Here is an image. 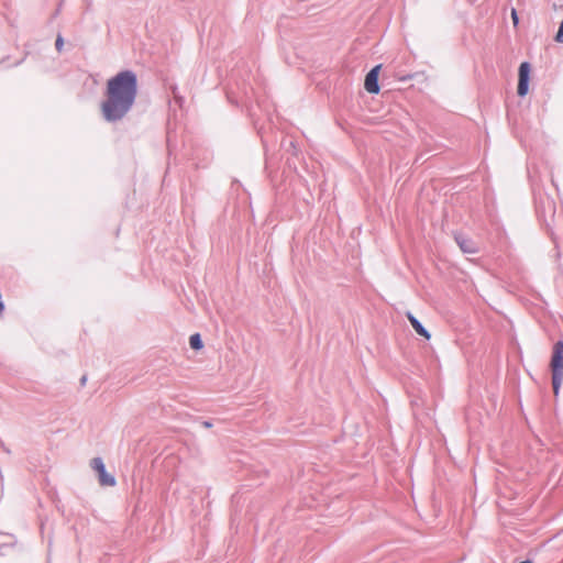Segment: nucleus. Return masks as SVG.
<instances>
[{"label":"nucleus","mask_w":563,"mask_h":563,"mask_svg":"<svg viewBox=\"0 0 563 563\" xmlns=\"http://www.w3.org/2000/svg\"><path fill=\"white\" fill-rule=\"evenodd\" d=\"M136 95L137 78L132 70H123L111 77L100 104L102 118L110 123L121 121L132 109Z\"/></svg>","instance_id":"nucleus-1"},{"label":"nucleus","mask_w":563,"mask_h":563,"mask_svg":"<svg viewBox=\"0 0 563 563\" xmlns=\"http://www.w3.org/2000/svg\"><path fill=\"white\" fill-rule=\"evenodd\" d=\"M552 387L555 396L559 395L563 382V342L558 341L553 346L551 357Z\"/></svg>","instance_id":"nucleus-2"},{"label":"nucleus","mask_w":563,"mask_h":563,"mask_svg":"<svg viewBox=\"0 0 563 563\" xmlns=\"http://www.w3.org/2000/svg\"><path fill=\"white\" fill-rule=\"evenodd\" d=\"M90 466L98 474V481L101 486L115 485L114 476L106 471V466L101 457H93L90 462Z\"/></svg>","instance_id":"nucleus-3"},{"label":"nucleus","mask_w":563,"mask_h":563,"mask_svg":"<svg viewBox=\"0 0 563 563\" xmlns=\"http://www.w3.org/2000/svg\"><path fill=\"white\" fill-rule=\"evenodd\" d=\"M529 74H530V65L527 62H523L519 66V81H518V95L523 97L528 93L529 89Z\"/></svg>","instance_id":"nucleus-4"},{"label":"nucleus","mask_w":563,"mask_h":563,"mask_svg":"<svg viewBox=\"0 0 563 563\" xmlns=\"http://www.w3.org/2000/svg\"><path fill=\"white\" fill-rule=\"evenodd\" d=\"M380 65L375 66L365 77L364 87L369 93H377L379 91L378 86V73Z\"/></svg>","instance_id":"nucleus-5"},{"label":"nucleus","mask_w":563,"mask_h":563,"mask_svg":"<svg viewBox=\"0 0 563 563\" xmlns=\"http://www.w3.org/2000/svg\"><path fill=\"white\" fill-rule=\"evenodd\" d=\"M455 241L463 253L474 254L477 252V246L471 239L462 234H456Z\"/></svg>","instance_id":"nucleus-6"},{"label":"nucleus","mask_w":563,"mask_h":563,"mask_svg":"<svg viewBox=\"0 0 563 563\" xmlns=\"http://www.w3.org/2000/svg\"><path fill=\"white\" fill-rule=\"evenodd\" d=\"M407 318L410 322V324L412 325V328L415 329V331L419 334V335H422L423 338H426L427 340L430 339V333L427 331V329L421 324V322L411 313V312H407Z\"/></svg>","instance_id":"nucleus-7"},{"label":"nucleus","mask_w":563,"mask_h":563,"mask_svg":"<svg viewBox=\"0 0 563 563\" xmlns=\"http://www.w3.org/2000/svg\"><path fill=\"white\" fill-rule=\"evenodd\" d=\"M189 344H190L191 349H194V350L202 349L203 344H202V340L200 338V334H198V333L192 334L189 338Z\"/></svg>","instance_id":"nucleus-8"},{"label":"nucleus","mask_w":563,"mask_h":563,"mask_svg":"<svg viewBox=\"0 0 563 563\" xmlns=\"http://www.w3.org/2000/svg\"><path fill=\"white\" fill-rule=\"evenodd\" d=\"M63 45H64V40L60 35H58L56 38V42H55L56 49L60 51Z\"/></svg>","instance_id":"nucleus-9"},{"label":"nucleus","mask_w":563,"mask_h":563,"mask_svg":"<svg viewBox=\"0 0 563 563\" xmlns=\"http://www.w3.org/2000/svg\"><path fill=\"white\" fill-rule=\"evenodd\" d=\"M511 18H512L514 24L517 25L518 24V15H517V12L515 9L511 10Z\"/></svg>","instance_id":"nucleus-10"},{"label":"nucleus","mask_w":563,"mask_h":563,"mask_svg":"<svg viewBox=\"0 0 563 563\" xmlns=\"http://www.w3.org/2000/svg\"><path fill=\"white\" fill-rule=\"evenodd\" d=\"M555 41L559 42V43L563 42V34H561L560 30L556 33Z\"/></svg>","instance_id":"nucleus-11"},{"label":"nucleus","mask_w":563,"mask_h":563,"mask_svg":"<svg viewBox=\"0 0 563 563\" xmlns=\"http://www.w3.org/2000/svg\"><path fill=\"white\" fill-rule=\"evenodd\" d=\"M4 310V305L3 302L0 300V313Z\"/></svg>","instance_id":"nucleus-12"},{"label":"nucleus","mask_w":563,"mask_h":563,"mask_svg":"<svg viewBox=\"0 0 563 563\" xmlns=\"http://www.w3.org/2000/svg\"><path fill=\"white\" fill-rule=\"evenodd\" d=\"M203 426H205L206 428H210L212 424H211L209 421H205V422H203Z\"/></svg>","instance_id":"nucleus-13"},{"label":"nucleus","mask_w":563,"mask_h":563,"mask_svg":"<svg viewBox=\"0 0 563 563\" xmlns=\"http://www.w3.org/2000/svg\"><path fill=\"white\" fill-rule=\"evenodd\" d=\"M559 30L561 31V34H563V20L561 21Z\"/></svg>","instance_id":"nucleus-14"}]
</instances>
